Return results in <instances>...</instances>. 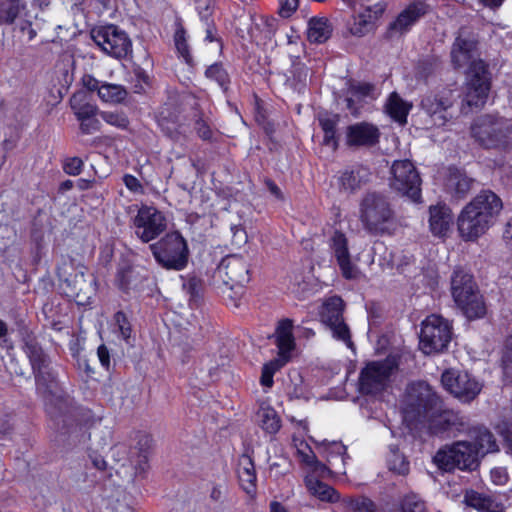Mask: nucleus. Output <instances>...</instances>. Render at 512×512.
Wrapping results in <instances>:
<instances>
[{
    "mask_svg": "<svg viewBox=\"0 0 512 512\" xmlns=\"http://www.w3.org/2000/svg\"><path fill=\"white\" fill-rule=\"evenodd\" d=\"M204 74L207 79L216 82L223 92L229 90L231 84L230 75L222 63L217 62L208 66Z\"/></svg>",
    "mask_w": 512,
    "mask_h": 512,
    "instance_id": "nucleus-42",
    "label": "nucleus"
},
{
    "mask_svg": "<svg viewBox=\"0 0 512 512\" xmlns=\"http://www.w3.org/2000/svg\"><path fill=\"white\" fill-rule=\"evenodd\" d=\"M91 37L95 44L107 55L124 59L132 54V41L128 34L115 25L93 29Z\"/></svg>",
    "mask_w": 512,
    "mask_h": 512,
    "instance_id": "nucleus-12",
    "label": "nucleus"
},
{
    "mask_svg": "<svg viewBox=\"0 0 512 512\" xmlns=\"http://www.w3.org/2000/svg\"><path fill=\"white\" fill-rule=\"evenodd\" d=\"M380 130L374 124L359 122L346 128V145L351 148L372 147L379 142Z\"/></svg>",
    "mask_w": 512,
    "mask_h": 512,
    "instance_id": "nucleus-23",
    "label": "nucleus"
},
{
    "mask_svg": "<svg viewBox=\"0 0 512 512\" xmlns=\"http://www.w3.org/2000/svg\"><path fill=\"white\" fill-rule=\"evenodd\" d=\"M332 33V27L327 18L312 17L308 22L307 38L311 43L326 42Z\"/></svg>",
    "mask_w": 512,
    "mask_h": 512,
    "instance_id": "nucleus-31",
    "label": "nucleus"
},
{
    "mask_svg": "<svg viewBox=\"0 0 512 512\" xmlns=\"http://www.w3.org/2000/svg\"><path fill=\"white\" fill-rule=\"evenodd\" d=\"M386 9V4L378 2L372 6H367L365 10L353 18L349 31L352 35L362 37L373 30L375 22L382 16Z\"/></svg>",
    "mask_w": 512,
    "mask_h": 512,
    "instance_id": "nucleus-24",
    "label": "nucleus"
},
{
    "mask_svg": "<svg viewBox=\"0 0 512 512\" xmlns=\"http://www.w3.org/2000/svg\"><path fill=\"white\" fill-rule=\"evenodd\" d=\"M114 320L118 328L120 337L125 342L129 343V340L132 335V326L127 315L123 311H118L114 315Z\"/></svg>",
    "mask_w": 512,
    "mask_h": 512,
    "instance_id": "nucleus-47",
    "label": "nucleus"
},
{
    "mask_svg": "<svg viewBox=\"0 0 512 512\" xmlns=\"http://www.w3.org/2000/svg\"><path fill=\"white\" fill-rule=\"evenodd\" d=\"M429 12V5L423 0L410 3L399 13L387 28V36L393 38L407 33L412 26Z\"/></svg>",
    "mask_w": 512,
    "mask_h": 512,
    "instance_id": "nucleus-19",
    "label": "nucleus"
},
{
    "mask_svg": "<svg viewBox=\"0 0 512 512\" xmlns=\"http://www.w3.org/2000/svg\"><path fill=\"white\" fill-rule=\"evenodd\" d=\"M330 247L333 250L342 276L347 280L358 279L361 272L351 261L346 235L339 230H335L330 239Z\"/></svg>",
    "mask_w": 512,
    "mask_h": 512,
    "instance_id": "nucleus-20",
    "label": "nucleus"
},
{
    "mask_svg": "<svg viewBox=\"0 0 512 512\" xmlns=\"http://www.w3.org/2000/svg\"><path fill=\"white\" fill-rule=\"evenodd\" d=\"M331 474L330 468L324 463L320 462L318 459L316 463L312 465L310 468V473L308 475H314L317 479L325 478Z\"/></svg>",
    "mask_w": 512,
    "mask_h": 512,
    "instance_id": "nucleus-60",
    "label": "nucleus"
},
{
    "mask_svg": "<svg viewBox=\"0 0 512 512\" xmlns=\"http://www.w3.org/2000/svg\"><path fill=\"white\" fill-rule=\"evenodd\" d=\"M340 506L343 512H379L376 503L364 495L344 497L341 499Z\"/></svg>",
    "mask_w": 512,
    "mask_h": 512,
    "instance_id": "nucleus-36",
    "label": "nucleus"
},
{
    "mask_svg": "<svg viewBox=\"0 0 512 512\" xmlns=\"http://www.w3.org/2000/svg\"><path fill=\"white\" fill-rule=\"evenodd\" d=\"M127 90L118 84L105 83L99 88V97L104 102L121 103L127 97Z\"/></svg>",
    "mask_w": 512,
    "mask_h": 512,
    "instance_id": "nucleus-43",
    "label": "nucleus"
},
{
    "mask_svg": "<svg viewBox=\"0 0 512 512\" xmlns=\"http://www.w3.org/2000/svg\"><path fill=\"white\" fill-rule=\"evenodd\" d=\"M232 242L237 246H241L247 242V234L244 227L241 224H232Z\"/></svg>",
    "mask_w": 512,
    "mask_h": 512,
    "instance_id": "nucleus-55",
    "label": "nucleus"
},
{
    "mask_svg": "<svg viewBox=\"0 0 512 512\" xmlns=\"http://www.w3.org/2000/svg\"><path fill=\"white\" fill-rule=\"evenodd\" d=\"M402 418L410 430L426 429L432 435L464 430L463 419L450 410H440V399L425 382L408 386L402 401Z\"/></svg>",
    "mask_w": 512,
    "mask_h": 512,
    "instance_id": "nucleus-1",
    "label": "nucleus"
},
{
    "mask_svg": "<svg viewBox=\"0 0 512 512\" xmlns=\"http://www.w3.org/2000/svg\"><path fill=\"white\" fill-rule=\"evenodd\" d=\"M298 454L300 456L301 462L305 464L307 467L311 468L312 465L316 463L317 457L311 450L309 451V453L298 451Z\"/></svg>",
    "mask_w": 512,
    "mask_h": 512,
    "instance_id": "nucleus-64",
    "label": "nucleus"
},
{
    "mask_svg": "<svg viewBox=\"0 0 512 512\" xmlns=\"http://www.w3.org/2000/svg\"><path fill=\"white\" fill-rule=\"evenodd\" d=\"M451 293L457 306L468 319L481 318L486 308L473 276L457 267L451 277Z\"/></svg>",
    "mask_w": 512,
    "mask_h": 512,
    "instance_id": "nucleus-6",
    "label": "nucleus"
},
{
    "mask_svg": "<svg viewBox=\"0 0 512 512\" xmlns=\"http://www.w3.org/2000/svg\"><path fill=\"white\" fill-rule=\"evenodd\" d=\"M479 36L467 28H460L451 48V62L455 68L467 65L464 102L470 108L482 107L491 89L488 64L479 58Z\"/></svg>",
    "mask_w": 512,
    "mask_h": 512,
    "instance_id": "nucleus-2",
    "label": "nucleus"
},
{
    "mask_svg": "<svg viewBox=\"0 0 512 512\" xmlns=\"http://www.w3.org/2000/svg\"><path fill=\"white\" fill-rule=\"evenodd\" d=\"M374 86L369 83H359L357 85H352L349 92L352 96L357 98H363L369 96L373 91Z\"/></svg>",
    "mask_w": 512,
    "mask_h": 512,
    "instance_id": "nucleus-59",
    "label": "nucleus"
},
{
    "mask_svg": "<svg viewBox=\"0 0 512 512\" xmlns=\"http://www.w3.org/2000/svg\"><path fill=\"white\" fill-rule=\"evenodd\" d=\"M397 368V361L391 357L367 363L359 375L360 392L366 395L382 392L389 385L391 376Z\"/></svg>",
    "mask_w": 512,
    "mask_h": 512,
    "instance_id": "nucleus-10",
    "label": "nucleus"
},
{
    "mask_svg": "<svg viewBox=\"0 0 512 512\" xmlns=\"http://www.w3.org/2000/svg\"><path fill=\"white\" fill-rule=\"evenodd\" d=\"M33 372L36 390L41 393H50L57 385V374L51 364L36 369Z\"/></svg>",
    "mask_w": 512,
    "mask_h": 512,
    "instance_id": "nucleus-37",
    "label": "nucleus"
},
{
    "mask_svg": "<svg viewBox=\"0 0 512 512\" xmlns=\"http://www.w3.org/2000/svg\"><path fill=\"white\" fill-rule=\"evenodd\" d=\"M83 164L79 157L67 158L63 164V170L68 175L77 176L82 172Z\"/></svg>",
    "mask_w": 512,
    "mask_h": 512,
    "instance_id": "nucleus-52",
    "label": "nucleus"
},
{
    "mask_svg": "<svg viewBox=\"0 0 512 512\" xmlns=\"http://www.w3.org/2000/svg\"><path fill=\"white\" fill-rule=\"evenodd\" d=\"M474 439L475 441L472 442V444L477 449L479 459L487 453L496 452L498 450L494 435L484 427H479L474 430Z\"/></svg>",
    "mask_w": 512,
    "mask_h": 512,
    "instance_id": "nucleus-35",
    "label": "nucleus"
},
{
    "mask_svg": "<svg viewBox=\"0 0 512 512\" xmlns=\"http://www.w3.org/2000/svg\"><path fill=\"white\" fill-rule=\"evenodd\" d=\"M100 116L106 123L118 128H126L129 123L127 117L123 113L102 111Z\"/></svg>",
    "mask_w": 512,
    "mask_h": 512,
    "instance_id": "nucleus-48",
    "label": "nucleus"
},
{
    "mask_svg": "<svg viewBox=\"0 0 512 512\" xmlns=\"http://www.w3.org/2000/svg\"><path fill=\"white\" fill-rule=\"evenodd\" d=\"M412 105L404 101L396 92L390 94L386 103V112L401 125L407 123V117Z\"/></svg>",
    "mask_w": 512,
    "mask_h": 512,
    "instance_id": "nucleus-32",
    "label": "nucleus"
},
{
    "mask_svg": "<svg viewBox=\"0 0 512 512\" xmlns=\"http://www.w3.org/2000/svg\"><path fill=\"white\" fill-rule=\"evenodd\" d=\"M344 306L341 297L332 296L324 302L320 316L321 321L331 330L333 337L352 348L354 344L351 340L350 329L343 317Z\"/></svg>",
    "mask_w": 512,
    "mask_h": 512,
    "instance_id": "nucleus-16",
    "label": "nucleus"
},
{
    "mask_svg": "<svg viewBox=\"0 0 512 512\" xmlns=\"http://www.w3.org/2000/svg\"><path fill=\"white\" fill-rule=\"evenodd\" d=\"M503 204L491 190H483L473 198L457 218L460 236L465 241H473L486 233L502 210Z\"/></svg>",
    "mask_w": 512,
    "mask_h": 512,
    "instance_id": "nucleus-3",
    "label": "nucleus"
},
{
    "mask_svg": "<svg viewBox=\"0 0 512 512\" xmlns=\"http://www.w3.org/2000/svg\"><path fill=\"white\" fill-rule=\"evenodd\" d=\"M359 220L370 235H391L396 227V215L392 205L382 193L367 192L359 204Z\"/></svg>",
    "mask_w": 512,
    "mask_h": 512,
    "instance_id": "nucleus-4",
    "label": "nucleus"
},
{
    "mask_svg": "<svg viewBox=\"0 0 512 512\" xmlns=\"http://www.w3.org/2000/svg\"><path fill=\"white\" fill-rule=\"evenodd\" d=\"M174 42L180 57H182L188 65H192L193 57L190 53L189 45L187 42V32L181 23L177 24V28L174 33Z\"/></svg>",
    "mask_w": 512,
    "mask_h": 512,
    "instance_id": "nucleus-44",
    "label": "nucleus"
},
{
    "mask_svg": "<svg viewBox=\"0 0 512 512\" xmlns=\"http://www.w3.org/2000/svg\"><path fill=\"white\" fill-rule=\"evenodd\" d=\"M226 492V485L213 483L209 492V498L214 503H223Z\"/></svg>",
    "mask_w": 512,
    "mask_h": 512,
    "instance_id": "nucleus-53",
    "label": "nucleus"
},
{
    "mask_svg": "<svg viewBox=\"0 0 512 512\" xmlns=\"http://www.w3.org/2000/svg\"><path fill=\"white\" fill-rule=\"evenodd\" d=\"M369 169L361 165H354L339 172L336 185L340 193L350 196L361 190L369 181Z\"/></svg>",
    "mask_w": 512,
    "mask_h": 512,
    "instance_id": "nucleus-21",
    "label": "nucleus"
},
{
    "mask_svg": "<svg viewBox=\"0 0 512 512\" xmlns=\"http://www.w3.org/2000/svg\"><path fill=\"white\" fill-rule=\"evenodd\" d=\"M196 10L200 19L204 22H208V20H212L213 14V3L212 0H194Z\"/></svg>",
    "mask_w": 512,
    "mask_h": 512,
    "instance_id": "nucleus-50",
    "label": "nucleus"
},
{
    "mask_svg": "<svg viewBox=\"0 0 512 512\" xmlns=\"http://www.w3.org/2000/svg\"><path fill=\"white\" fill-rule=\"evenodd\" d=\"M57 276L66 284L70 296L80 298L81 292L86 287L84 266L76 265L71 258H65L57 267Z\"/></svg>",
    "mask_w": 512,
    "mask_h": 512,
    "instance_id": "nucleus-22",
    "label": "nucleus"
},
{
    "mask_svg": "<svg viewBox=\"0 0 512 512\" xmlns=\"http://www.w3.org/2000/svg\"><path fill=\"white\" fill-rule=\"evenodd\" d=\"M391 187L414 202L421 199V178L409 160L395 161L391 168Z\"/></svg>",
    "mask_w": 512,
    "mask_h": 512,
    "instance_id": "nucleus-14",
    "label": "nucleus"
},
{
    "mask_svg": "<svg viewBox=\"0 0 512 512\" xmlns=\"http://www.w3.org/2000/svg\"><path fill=\"white\" fill-rule=\"evenodd\" d=\"M257 421L261 428L269 433L276 434L281 428V420L274 408L261 406L257 412Z\"/></svg>",
    "mask_w": 512,
    "mask_h": 512,
    "instance_id": "nucleus-38",
    "label": "nucleus"
},
{
    "mask_svg": "<svg viewBox=\"0 0 512 512\" xmlns=\"http://www.w3.org/2000/svg\"><path fill=\"white\" fill-rule=\"evenodd\" d=\"M327 450L329 451L330 456H328L327 461L331 463V458L334 456L339 457L340 460L344 463V456L347 454L346 446H344L340 442H332L329 444Z\"/></svg>",
    "mask_w": 512,
    "mask_h": 512,
    "instance_id": "nucleus-56",
    "label": "nucleus"
},
{
    "mask_svg": "<svg viewBox=\"0 0 512 512\" xmlns=\"http://www.w3.org/2000/svg\"><path fill=\"white\" fill-rule=\"evenodd\" d=\"M319 125L324 133L323 136V144L325 146L331 147L332 150H337L338 148V137L336 135V127L338 123V116L328 117L321 116L319 117Z\"/></svg>",
    "mask_w": 512,
    "mask_h": 512,
    "instance_id": "nucleus-40",
    "label": "nucleus"
},
{
    "mask_svg": "<svg viewBox=\"0 0 512 512\" xmlns=\"http://www.w3.org/2000/svg\"><path fill=\"white\" fill-rule=\"evenodd\" d=\"M293 327V321L288 318L278 323L275 332L278 357L264 364L260 378L262 386L272 387L274 374L290 361L291 352L295 348Z\"/></svg>",
    "mask_w": 512,
    "mask_h": 512,
    "instance_id": "nucleus-9",
    "label": "nucleus"
},
{
    "mask_svg": "<svg viewBox=\"0 0 512 512\" xmlns=\"http://www.w3.org/2000/svg\"><path fill=\"white\" fill-rule=\"evenodd\" d=\"M501 366L506 375L512 373V336H509L505 341Z\"/></svg>",
    "mask_w": 512,
    "mask_h": 512,
    "instance_id": "nucleus-49",
    "label": "nucleus"
},
{
    "mask_svg": "<svg viewBox=\"0 0 512 512\" xmlns=\"http://www.w3.org/2000/svg\"><path fill=\"white\" fill-rule=\"evenodd\" d=\"M97 356L102 367L109 371L111 368L110 351L104 344L97 348Z\"/></svg>",
    "mask_w": 512,
    "mask_h": 512,
    "instance_id": "nucleus-61",
    "label": "nucleus"
},
{
    "mask_svg": "<svg viewBox=\"0 0 512 512\" xmlns=\"http://www.w3.org/2000/svg\"><path fill=\"white\" fill-rule=\"evenodd\" d=\"M304 483L308 492L320 501L328 503L341 502L342 498H340L339 492L332 486L314 477V475H306Z\"/></svg>",
    "mask_w": 512,
    "mask_h": 512,
    "instance_id": "nucleus-30",
    "label": "nucleus"
},
{
    "mask_svg": "<svg viewBox=\"0 0 512 512\" xmlns=\"http://www.w3.org/2000/svg\"><path fill=\"white\" fill-rule=\"evenodd\" d=\"M429 214V227L432 234L445 236L453 223L451 209L444 204H438L430 207Z\"/></svg>",
    "mask_w": 512,
    "mask_h": 512,
    "instance_id": "nucleus-26",
    "label": "nucleus"
},
{
    "mask_svg": "<svg viewBox=\"0 0 512 512\" xmlns=\"http://www.w3.org/2000/svg\"><path fill=\"white\" fill-rule=\"evenodd\" d=\"M106 512H136L132 506L131 497L122 494L110 500Z\"/></svg>",
    "mask_w": 512,
    "mask_h": 512,
    "instance_id": "nucleus-46",
    "label": "nucleus"
},
{
    "mask_svg": "<svg viewBox=\"0 0 512 512\" xmlns=\"http://www.w3.org/2000/svg\"><path fill=\"white\" fill-rule=\"evenodd\" d=\"M155 261L166 270H184L189 261V248L186 239L178 232H170L149 245Z\"/></svg>",
    "mask_w": 512,
    "mask_h": 512,
    "instance_id": "nucleus-7",
    "label": "nucleus"
},
{
    "mask_svg": "<svg viewBox=\"0 0 512 512\" xmlns=\"http://www.w3.org/2000/svg\"><path fill=\"white\" fill-rule=\"evenodd\" d=\"M387 465L390 471L399 475L404 476L409 473V462L405 456L395 447L390 449V454L387 458Z\"/></svg>",
    "mask_w": 512,
    "mask_h": 512,
    "instance_id": "nucleus-45",
    "label": "nucleus"
},
{
    "mask_svg": "<svg viewBox=\"0 0 512 512\" xmlns=\"http://www.w3.org/2000/svg\"><path fill=\"white\" fill-rule=\"evenodd\" d=\"M23 350L29 359L32 371L51 364L50 357L46 354L33 333L28 329H21Z\"/></svg>",
    "mask_w": 512,
    "mask_h": 512,
    "instance_id": "nucleus-25",
    "label": "nucleus"
},
{
    "mask_svg": "<svg viewBox=\"0 0 512 512\" xmlns=\"http://www.w3.org/2000/svg\"><path fill=\"white\" fill-rule=\"evenodd\" d=\"M454 103L452 90H442L425 95L420 106L433 126L443 127L453 118Z\"/></svg>",
    "mask_w": 512,
    "mask_h": 512,
    "instance_id": "nucleus-15",
    "label": "nucleus"
},
{
    "mask_svg": "<svg viewBox=\"0 0 512 512\" xmlns=\"http://www.w3.org/2000/svg\"><path fill=\"white\" fill-rule=\"evenodd\" d=\"M135 236L143 243H149L158 238L167 229L165 215L156 207L141 205L131 220Z\"/></svg>",
    "mask_w": 512,
    "mask_h": 512,
    "instance_id": "nucleus-13",
    "label": "nucleus"
},
{
    "mask_svg": "<svg viewBox=\"0 0 512 512\" xmlns=\"http://www.w3.org/2000/svg\"><path fill=\"white\" fill-rule=\"evenodd\" d=\"M464 503L479 512H505V507L502 503L497 502L489 495L475 490H467L465 492Z\"/></svg>",
    "mask_w": 512,
    "mask_h": 512,
    "instance_id": "nucleus-28",
    "label": "nucleus"
},
{
    "mask_svg": "<svg viewBox=\"0 0 512 512\" xmlns=\"http://www.w3.org/2000/svg\"><path fill=\"white\" fill-rule=\"evenodd\" d=\"M83 85L89 90V91H97L99 93V88H101V85H99V81L94 78L92 75H85L82 78Z\"/></svg>",
    "mask_w": 512,
    "mask_h": 512,
    "instance_id": "nucleus-63",
    "label": "nucleus"
},
{
    "mask_svg": "<svg viewBox=\"0 0 512 512\" xmlns=\"http://www.w3.org/2000/svg\"><path fill=\"white\" fill-rule=\"evenodd\" d=\"M390 512H427V507L419 495L411 492L402 496L397 507Z\"/></svg>",
    "mask_w": 512,
    "mask_h": 512,
    "instance_id": "nucleus-41",
    "label": "nucleus"
},
{
    "mask_svg": "<svg viewBox=\"0 0 512 512\" xmlns=\"http://www.w3.org/2000/svg\"><path fill=\"white\" fill-rule=\"evenodd\" d=\"M194 128L201 139L210 140L212 138V130L209 124L201 117L195 121Z\"/></svg>",
    "mask_w": 512,
    "mask_h": 512,
    "instance_id": "nucleus-58",
    "label": "nucleus"
},
{
    "mask_svg": "<svg viewBox=\"0 0 512 512\" xmlns=\"http://www.w3.org/2000/svg\"><path fill=\"white\" fill-rule=\"evenodd\" d=\"M446 390L462 402H471L482 390V384L467 372L446 370L441 376Z\"/></svg>",
    "mask_w": 512,
    "mask_h": 512,
    "instance_id": "nucleus-17",
    "label": "nucleus"
},
{
    "mask_svg": "<svg viewBox=\"0 0 512 512\" xmlns=\"http://www.w3.org/2000/svg\"><path fill=\"white\" fill-rule=\"evenodd\" d=\"M473 138L487 149L512 147V121L492 114L479 116L471 126Z\"/></svg>",
    "mask_w": 512,
    "mask_h": 512,
    "instance_id": "nucleus-5",
    "label": "nucleus"
},
{
    "mask_svg": "<svg viewBox=\"0 0 512 512\" xmlns=\"http://www.w3.org/2000/svg\"><path fill=\"white\" fill-rule=\"evenodd\" d=\"M80 121V130L83 134H92L100 129V121L94 117L84 118Z\"/></svg>",
    "mask_w": 512,
    "mask_h": 512,
    "instance_id": "nucleus-54",
    "label": "nucleus"
},
{
    "mask_svg": "<svg viewBox=\"0 0 512 512\" xmlns=\"http://www.w3.org/2000/svg\"><path fill=\"white\" fill-rule=\"evenodd\" d=\"M123 182L125 186L134 193L142 191V185L140 181L131 174L124 175Z\"/></svg>",
    "mask_w": 512,
    "mask_h": 512,
    "instance_id": "nucleus-62",
    "label": "nucleus"
},
{
    "mask_svg": "<svg viewBox=\"0 0 512 512\" xmlns=\"http://www.w3.org/2000/svg\"><path fill=\"white\" fill-rule=\"evenodd\" d=\"M70 106L78 120L94 117L97 114V107L87 100L85 91L75 92L70 98Z\"/></svg>",
    "mask_w": 512,
    "mask_h": 512,
    "instance_id": "nucleus-33",
    "label": "nucleus"
},
{
    "mask_svg": "<svg viewBox=\"0 0 512 512\" xmlns=\"http://www.w3.org/2000/svg\"><path fill=\"white\" fill-rule=\"evenodd\" d=\"M145 277L131 265H125L117 270L115 283L124 293L139 291L144 283Z\"/></svg>",
    "mask_w": 512,
    "mask_h": 512,
    "instance_id": "nucleus-27",
    "label": "nucleus"
},
{
    "mask_svg": "<svg viewBox=\"0 0 512 512\" xmlns=\"http://www.w3.org/2000/svg\"><path fill=\"white\" fill-rule=\"evenodd\" d=\"M473 180L460 170H450L447 187L456 196L464 197L471 189Z\"/></svg>",
    "mask_w": 512,
    "mask_h": 512,
    "instance_id": "nucleus-39",
    "label": "nucleus"
},
{
    "mask_svg": "<svg viewBox=\"0 0 512 512\" xmlns=\"http://www.w3.org/2000/svg\"><path fill=\"white\" fill-rule=\"evenodd\" d=\"M433 463L443 472H453L455 469L474 471L480 461L472 442L456 441L440 448L433 456Z\"/></svg>",
    "mask_w": 512,
    "mask_h": 512,
    "instance_id": "nucleus-8",
    "label": "nucleus"
},
{
    "mask_svg": "<svg viewBox=\"0 0 512 512\" xmlns=\"http://www.w3.org/2000/svg\"><path fill=\"white\" fill-rule=\"evenodd\" d=\"M25 7V0H0V25L14 24Z\"/></svg>",
    "mask_w": 512,
    "mask_h": 512,
    "instance_id": "nucleus-34",
    "label": "nucleus"
},
{
    "mask_svg": "<svg viewBox=\"0 0 512 512\" xmlns=\"http://www.w3.org/2000/svg\"><path fill=\"white\" fill-rule=\"evenodd\" d=\"M214 277L222 280L232 290L242 288L250 281L249 264L242 255H228L221 260Z\"/></svg>",
    "mask_w": 512,
    "mask_h": 512,
    "instance_id": "nucleus-18",
    "label": "nucleus"
},
{
    "mask_svg": "<svg viewBox=\"0 0 512 512\" xmlns=\"http://www.w3.org/2000/svg\"><path fill=\"white\" fill-rule=\"evenodd\" d=\"M299 0H280L279 14L283 18L290 17L298 8Z\"/></svg>",
    "mask_w": 512,
    "mask_h": 512,
    "instance_id": "nucleus-57",
    "label": "nucleus"
},
{
    "mask_svg": "<svg viewBox=\"0 0 512 512\" xmlns=\"http://www.w3.org/2000/svg\"><path fill=\"white\" fill-rule=\"evenodd\" d=\"M451 335L449 322L432 314L422 322L420 348L425 354L442 352L450 343Z\"/></svg>",
    "mask_w": 512,
    "mask_h": 512,
    "instance_id": "nucleus-11",
    "label": "nucleus"
},
{
    "mask_svg": "<svg viewBox=\"0 0 512 512\" xmlns=\"http://www.w3.org/2000/svg\"><path fill=\"white\" fill-rule=\"evenodd\" d=\"M237 474L242 489L247 494H254L256 491L257 475L255 471L254 461L251 456L243 454L238 461Z\"/></svg>",
    "mask_w": 512,
    "mask_h": 512,
    "instance_id": "nucleus-29",
    "label": "nucleus"
},
{
    "mask_svg": "<svg viewBox=\"0 0 512 512\" xmlns=\"http://www.w3.org/2000/svg\"><path fill=\"white\" fill-rule=\"evenodd\" d=\"M183 290L190 296V300L196 301L200 296L201 280L197 277H190L183 284Z\"/></svg>",
    "mask_w": 512,
    "mask_h": 512,
    "instance_id": "nucleus-51",
    "label": "nucleus"
}]
</instances>
